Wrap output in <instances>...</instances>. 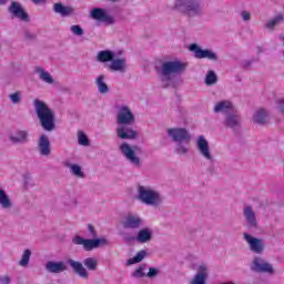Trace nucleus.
I'll use <instances>...</instances> for the list:
<instances>
[{
  "mask_svg": "<svg viewBox=\"0 0 284 284\" xmlns=\"http://www.w3.org/2000/svg\"><path fill=\"white\" fill-rule=\"evenodd\" d=\"M135 121L136 118L128 105L119 106L116 112V123L120 126L115 130L118 139H121L122 141H134V139L139 136V132L128 125H133Z\"/></svg>",
  "mask_w": 284,
  "mask_h": 284,
  "instance_id": "obj_1",
  "label": "nucleus"
},
{
  "mask_svg": "<svg viewBox=\"0 0 284 284\" xmlns=\"http://www.w3.org/2000/svg\"><path fill=\"white\" fill-rule=\"evenodd\" d=\"M33 106L41 128L45 130V132L54 131V128H57L54 111H52L43 100L39 99L33 101Z\"/></svg>",
  "mask_w": 284,
  "mask_h": 284,
  "instance_id": "obj_2",
  "label": "nucleus"
},
{
  "mask_svg": "<svg viewBox=\"0 0 284 284\" xmlns=\"http://www.w3.org/2000/svg\"><path fill=\"white\" fill-rule=\"evenodd\" d=\"M168 136L172 139L173 143H176L174 150L175 154H179V156H185V154L190 152V141H192V135L187 129H168Z\"/></svg>",
  "mask_w": 284,
  "mask_h": 284,
  "instance_id": "obj_3",
  "label": "nucleus"
},
{
  "mask_svg": "<svg viewBox=\"0 0 284 284\" xmlns=\"http://www.w3.org/2000/svg\"><path fill=\"white\" fill-rule=\"evenodd\" d=\"M136 199L143 205H149L151 207H159L163 203V195L152 186L138 185Z\"/></svg>",
  "mask_w": 284,
  "mask_h": 284,
  "instance_id": "obj_4",
  "label": "nucleus"
},
{
  "mask_svg": "<svg viewBox=\"0 0 284 284\" xmlns=\"http://www.w3.org/2000/svg\"><path fill=\"white\" fill-rule=\"evenodd\" d=\"M88 230L89 239H83L77 235L73 237L72 243H74V245H82L85 252H92V250H97L98 247H101V245H108V240L104 237L97 239L99 235L97 234V230L92 224L88 225Z\"/></svg>",
  "mask_w": 284,
  "mask_h": 284,
  "instance_id": "obj_5",
  "label": "nucleus"
},
{
  "mask_svg": "<svg viewBox=\"0 0 284 284\" xmlns=\"http://www.w3.org/2000/svg\"><path fill=\"white\" fill-rule=\"evenodd\" d=\"M187 64L180 60H171L162 62L161 69L158 70L162 83H170L173 74H181L185 72Z\"/></svg>",
  "mask_w": 284,
  "mask_h": 284,
  "instance_id": "obj_6",
  "label": "nucleus"
},
{
  "mask_svg": "<svg viewBox=\"0 0 284 284\" xmlns=\"http://www.w3.org/2000/svg\"><path fill=\"white\" fill-rule=\"evenodd\" d=\"M174 8L186 17H201L203 14L201 0H175Z\"/></svg>",
  "mask_w": 284,
  "mask_h": 284,
  "instance_id": "obj_7",
  "label": "nucleus"
},
{
  "mask_svg": "<svg viewBox=\"0 0 284 284\" xmlns=\"http://www.w3.org/2000/svg\"><path fill=\"white\" fill-rule=\"evenodd\" d=\"M120 152H122L123 156L133 165L134 168H141L143 165V161L136 154H142L143 149L139 145L131 146L128 142L122 143L119 146Z\"/></svg>",
  "mask_w": 284,
  "mask_h": 284,
  "instance_id": "obj_8",
  "label": "nucleus"
},
{
  "mask_svg": "<svg viewBox=\"0 0 284 284\" xmlns=\"http://www.w3.org/2000/svg\"><path fill=\"white\" fill-rule=\"evenodd\" d=\"M250 270L255 274H270V276H274V274H276V271L274 270L272 263L265 261V258L261 256L253 257Z\"/></svg>",
  "mask_w": 284,
  "mask_h": 284,
  "instance_id": "obj_9",
  "label": "nucleus"
},
{
  "mask_svg": "<svg viewBox=\"0 0 284 284\" xmlns=\"http://www.w3.org/2000/svg\"><path fill=\"white\" fill-rule=\"evenodd\" d=\"M243 239L253 254H263L265 252V242L263 239L254 237L250 233H243Z\"/></svg>",
  "mask_w": 284,
  "mask_h": 284,
  "instance_id": "obj_10",
  "label": "nucleus"
},
{
  "mask_svg": "<svg viewBox=\"0 0 284 284\" xmlns=\"http://www.w3.org/2000/svg\"><path fill=\"white\" fill-rule=\"evenodd\" d=\"M196 150L210 163H214V155H212V150L210 149V142L203 135H199L196 140Z\"/></svg>",
  "mask_w": 284,
  "mask_h": 284,
  "instance_id": "obj_11",
  "label": "nucleus"
},
{
  "mask_svg": "<svg viewBox=\"0 0 284 284\" xmlns=\"http://www.w3.org/2000/svg\"><path fill=\"white\" fill-rule=\"evenodd\" d=\"M8 12H10V14H12L14 19H19L24 23H30V16L28 14V12H26V9H23L21 3L14 1L11 2L8 8Z\"/></svg>",
  "mask_w": 284,
  "mask_h": 284,
  "instance_id": "obj_12",
  "label": "nucleus"
},
{
  "mask_svg": "<svg viewBox=\"0 0 284 284\" xmlns=\"http://www.w3.org/2000/svg\"><path fill=\"white\" fill-rule=\"evenodd\" d=\"M243 216L248 230H258V219H256V212H254L252 205L243 207Z\"/></svg>",
  "mask_w": 284,
  "mask_h": 284,
  "instance_id": "obj_13",
  "label": "nucleus"
},
{
  "mask_svg": "<svg viewBox=\"0 0 284 284\" xmlns=\"http://www.w3.org/2000/svg\"><path fill=\"white\" fill-rule=\"evenodd\" d=\"M191 52H194L195 59H209L210 61H219V55L212 50H203L199 44L193 43L190 45Z\"/></svg>",
  "mask_w": 284,
  "mask_h": 284,
  "instance_id": "obj_14",
  "label": "nucleus"
},
{
  "mask_svg": "<svg viewBox=\"0 0 284 284\" xmlns=\"http://www.w3.org/2000/svg\"><path fill=\"white\" fill-rule=\"evenodd\" d=\"M91 17L95 21H101V23H108V26H114V18L108 13L103 8H94L91 10Z\"/></svg>",
  "mask_w": 284,
  "mask_h": 284,
  "instance_id": "obj_15",
  "label": "nucleus"
},
{
  "mask_svg": "<svg viewBox=\"0 0 284 284\" xmlns=\"http://www.w3.org/2000/svg\"><path fill=\"white\" fill-rule=\"evenodd\" d=\"M9 141L14 145H26L30 142V132L28 130L18 129L13 135L9 136Z\"/></svg>",
  "mask_w": 284,
  "mask_h": 284,
  "instance_id": "obj_16",
  "label": "nucleus"
},
{
  "mask_svg": "<svg viewBox=\"0 0 284 284\" xmlns=\"http://www.w3.org/2000/svg\"><path fill=\"white\" fill-rule=\"evenodd\" d=\"M143 225V219L139 215L129 214L122 222L124 230H139Z\"/></svg>",
  "mask_w": 284,
  "mask_h": 284,
  "instance_id": "obj_17",
  "label": "nucleus"
},
{
  "mask_svg": "<svg viewBox=\"0 0 284 284\" xmlns=\"http://www.w3.org/2000/svg\"><path fill=\"white\" fill-rule=\"evenodd\" d=\"M67 263L70 265L71 270H73V273L80 276V278H88L90 276V273H88V268L83 266V263L73 258H69Z\"/></svg>",
  "mask_w": 284,
  "mask_h": 284,
  "instance_id": "obj_18",
  "label": "nucleus"
},
{
  "mask_svg": "<svg viewBox=\"0 0 284 284\" xmlns=\"http://www.w3.org/2000/svg\"><path fill=\"white\" fill-rule=\"evenodd\" d=\"M38 151L41 156H50L52 154V148L48 135L42 134L38 140Z\"/></svg>",
  "mask_w": 284,
  "mask_h": 284,
  "instance_id": "obj_19",
  "label": "nucleus"
},
{
  "mask_svg": "<svg viewBox=\"0 0 284 284\" xmlns=\"http://www.w3.org/2000/svg\"><path fill=\"white\" fill-rule=\"evenodd\" d=\"M45 270L49 274H62V272H68V264L63 261H49L45 263Z\"/></svg>",
  "mask_w": 284,
  "mask_h": 284,
  "instance_id": "obj_20",
  "label": "nucleus"
},
{
  "mask_svg": "<svg viewBox=\"0 0 284 284\" xmlns=\"http://www.w3.org/2000/svg\"><path fill=\"white\" fill-rule=\"evenodd\" d=\"M213 112H215V114L222 113L227 115L234 112V106L232 105V102L227 100L220 101L215 104Z\"/></svg>",
  "mask_w": 284,
  "mask_h": 284,
  "instance_id": "obj_21",
  "label": "nucleus"
},
{
  "mask_svg": "<svg viewBox=\"0 0 284 284\" xmlns=\"http://www.w3.org/2000/svg\"><path fill=\"white\" fill-rule=\"evenodd\" d=\"M207 282V266L200 265L197 270V274H195L191 284H205Z\"/></svg>",
  "mask_w": 284,
  "mask_h": 284,
  "instance_id": "obj_22",
  "label": "nucleus"
},
{
  "mask_svg": "<svg viewBox=\"0 0 284 284\" xmlns=\"http://www.w3.org/2000/svg\"><path fill=\"white\" fill-rule=\"evenodd\" d=\"M224 125L225 128L234 130V128H239V125H241V118H239L234 112L227 113L224 119Z\"/></svg>",
  "mask_w": 284,
  "mask_h": 284,
  "instance_id": "obj_23",
  "label": "nucleus"
},
{
  "mask_svg": "<svg viewBox=\"0 0 284 284\" xmlns=\"http://www.w3.org/2000/svg\"><path fill=\"white\" fill-rule=\"evenodd\" d=\"M53 12H55V14H60V17H70L74 12V8L65 7L61 2H57L53 4Z\"/></svg>",
  "mask_w": 284,
  "mask_h": 284,
  "instance_id": "obj_24",
  "label": "nucleus"
},
{
  "mask_svg": "<svg viewBox=\"0 0 284 284\" xmlns=\"http://www.w3.org/2000/svg\"><path fill=\"white\" fill-rule=\"evenodd\" d=\"M135 241L138 243H150V241H152V229H141L135 235Z\"/></svg>",
  "mask_w": 284,
  "mask_h": 284,
  "instance_id": "obj_25",
  "label": "nucleus"
},
{
  "mask_svg": "<svg viewBox=\"0 0 284 284\" xmlns=\"http://www.w3.org/2000/svg\"><path fill=\"white\" fill-rule=\"evenodd\" d=\"M128 68V63L125 61V58L121 59H114L111 61L109 69L112 70L113 72H125Z\"/></svg>",
  "mask_w": 284,
  "mask_h": 284,
  "instance_id": "obj_26",
  "label": "nucleus"
},
{
  "mask_svg": "<svg viewBox=\"0 0 284 284\" xmlns=\"http://www.w3.org/2000/svg\"><path fill=\"white\" fill-rule=\"evenodd\" d=\"M115 57H116V53H114V51L102 50L98 52L97 61H99V63H110V61H113Z\"/></svg>",
  "mask_w": 284,
  "mask_h": 284,
  "instance_id": "obj_27",
  "label": "nucleus"
},
{
  "mask_svg": "<svg viewBox=\"0 0 284 284\" xmlns=\"http://www.w3.org/2000/svg\"><path fill=\"white\" fill-rule=\"evenodd\" d=\"M268 116L270 115L265 109H260L253 114V123H256L257 125H267Z\"/></svg>",
  "mask_w": 284,
  "mask_h": 284,
  "instance_id": "obj_28",
  "label": "nucleus"
},
{
  "mask_svg": "<svg viewBox=\"0 0 284 284\" xmlns=\"http://www.w3.org/2000/svg\"><path fill=\"white\" fill-rule=\"evenodd\" d=\"M13 206L14 204L12 203L10 195H8L3 189H0V207L2 210H12Z\"/></svg>",
  "mask_w": 284,
  "mask_h": 284,
  "instance_id": "obj_29",
  "label": "nucleus"
},
{
  "mask_svg": "<svg viewBox=\"0 0 284 284\" xmlns=\"http://www.w3.org/2000/svg\"><path fill=\"white\" fill-rule=\"evenodd\" d=\"M283 21H284L283 14H277L274 18H272L271 20H268L264 24V28H266V30H270L271 32H274V29L277 28V26H281V23H283Z\"/></svg>",
  "mask_w": 284,
  "mask_h": 284,
  "instance_id": "obj_30",
  "label": "nucleus"
},
{
  "mask_svg": "<svg viewBox=\"0 0 284 284\" xmlns=\"http://www.w3.org/2000/svg\"><path fill=\"white\" fill-rule=\"evenodd\" d=\"M95 85L100 94H108V92H110V87H108V83H105V77L103 74H100L95 79Z\"/></svg>",
  "mask_w": 284,
  "mask_h": 284,
  "instance_id": "obj_31",
  "label": "nucleus"
},
{
  "mask_svg": "<svg viewBox=\"0 0 284 284\" xmlns=\"http://www.w3.org/2000/svg\"><path fill=\"white\" fill-rule=\"evenodd\" d=\"M36 72L37 74H39V79L41 81H44V83H49V84L54 83V79L52 78L50 72L45 71L43 68L41 67L36 68Z\"/></svg>",
  "mask_w": 284,
  "mask_h": 284,
  "instance_id": "obj_32",
  "label": "nucleus"
},
{
  "mask_svg": "<svg viewBox=\"0 0 284 284\" xmlns=\"http://www.w3.org/2000/svg\"><path fill=\"white\" fill-rule=\"evenodd\" d=\"M64 165L65 168H69L73 176H78V179H85V173L81 171V166L79 164H72L70 162H65Z\"/></svg>",
  "mask_w": 284,
  "mask_h": 284,
  "instance_id": "obj_33",
  "label": "nucleus"
},
{
  "mask_svg": "<svg viewBox=\"0 0 284 284\" xmlns=\"http://www.w3.org/2000/svg\"><path fill=\"white\" fill-rule=\"evenodd\" d=\"M146 256H148V251L141 250L135 254L134 257H131L126 261V265H134L136 263H141V261H143V258H145Z\"/></svg>",
  "mask_w": 284,
  "mask_h": 284,
  "instance_id": "obj_34",
  "label": "nucleus"
},
{
  "mask_svg": "<svg viewBox=\"0 0 284 284\" xmlns=\"http://www.w3.org/2000/svg\"><path fill=\"white\" fill-rule=\"evenodd\" d=\"M30 256H32V251L26 248L18 265H20V267H28V265H30Z\"/></svg>",
  "mask_w": 284,
  "mask_h": 284,
  "instance_id": "obj_35",
  "label": "nucleus"
},
{
  "mask_svg": "<svg viewBox=\"0 0 284 284\" xmlns=\"http://www.w3.org/2000/svg\"><path fill=\"white\" fill-rule=\"evenodd\" d=\"M83 265L90 272H94L97 270V267L99 266V262L94 257H87L83 260Z\"/></svg>",
  "mask_w": 284,
  "mask_h": 284,
  "instance_id": "obj_36",
  "label": "nucleus"
},
{
  "mask_svg": "<svg viewBox=\"0 0 284 284\" xmlns=\"http://www.w3.org/2000/svg\"><path fill=\"white\" fill-rule=\"evenodd\" d=\"M219 81V77L216 75V72L210 70L205 77L204 83L206 85H214Z\"/></svg>",
  "mask_w": 284,
  "mask_h": 284,
  "instance_id": "obj_37",
  "label": "nucleus"
},
{
  "mask_svg": "<svg viewBox=\"0 0 284 284\" xmlns=\"http://www.w3.org/2000/svg\"><path fill=\"white\" fill-rule=\"evenodd\" d=\"M148 267V264H141L132 274L133 278H143L146 274L143 272Z\"/></svg>",
  "mask_w": 284,
  "mask_h": 284,
  "instance_id": "obj_38",
  "label": "nucleus"
},
{
  "mask_svg": "<svg viewBox=\"0 0 284 284\" xmlns=\"http://www.w3.org/2000/svg\"><path fill=\"white\" fill-rule=\"evenodd\" d=\"M78 142H79V145H84V146L90 145V139H88V135H85L83 131L78 132Z\"/></svg>",
  "mask_w": 284,
  "mask_h": 284,
  "instance_id": "obj_39",
  "label": "nucleus"
},
{
  "mask_svg": "<svg viewBox=\"0 0 284 284\" xmlns=\"http://www.w3.org/2000/svg\"><path fill=\"white\" fill-rule=\"evenodd\" d=\"M9 99H10L11 103H13L14 105H19V103H21V91L11 93L9 95Z\"/></svg>",
  "mask_w": 284,
  "mask_h": 284,
  "instance_id": "obj_40",
  "label": "nucleus"
},
{
  "mask_svg": "<svg viewBox=\"0 0 284 284\" xmlns=\"http://www.w3.org/2000/svg\"><path fill=\"white\" fill-rule=\"evenodd\" d=\"M70 30L72 34H74L75 37H83V28H81V26L79 24L71 26Z\"/></svg>",
  "mask_w": 284,
  "mask_h": 284,
  "instance_id": "obj_41",
  "label": "nucleus"
},
{
  "mask_svg": "<svg viewBox=\"0 0 284 284\" xmlns=\"http://www.w3.org/2000/svg\"><path fill=\"white\" fill-rule=\"evenodd\" d=\"M160 271L156 267H150L149 272L146 273V277L148 278H156V276H159Z\"/></svg>",
  "mask_w": 284,
  "mask_h": 284,
  "instance_id": "obj_42",
  "label": "nucleus"
},
{
  "mask_svg": "<svg viewBox=\"0 0 284 284\" xmlns=\"http://www.w3.org/2000/svg\"><path fill=\"white\" fill-rule=\"evenodd\" d=\"M23 37L27 41H34V39H37V34L32 33V31L28 29L23 31Z\"/></svg>",
  "mask_w": 284,
  "mask_h": 284,
  "instance_id": "obj_43",
  "label": "nucleus"
},
{
  "mask_svg": "<svg viewBox=\"0 0 284 284\" xmlns=\"http://www.w3.org/2000/svg\"><path fill=\"white\" fill-rule=\"evenodd\" d=\"M122 237L125 243H132V241H136V235H132L130 233H122Z\"/></svg>",
  "mask_w": 284,
  "mask_h": 284,
  "instance_id": "obj_44",
  "label": "nucleus"
},
{
  "mask_svg": "<svg viewBox=\"0 0 284 284\" xmlns=\"http://www.w3.org/2000/svg\"><path fill=\"white\" fill-rule=\"evenodd\" d=\"M254 61H256V60H254V59H252V60H243L241 62V68H243V70H247V68H252V63H254Z\"/></svg>",
  "mask_w": 284,
  "mask_h": 284,
  "instance_id": "obj_45",
  "label": "nucleus"
},
{
  "mask_svg": "<svg viewBox=\"0 0 284 284\" xmlns=\"http://www.w3.org/2000/svg\"><path fill=\"white\" fill-rule=\"evenodd\" d=\"M241 17L243 21H250V19H252V14L250 13V11H242Z\"/></svg>",
  "mask_w": 284,
  "mask_h": 284,
  "instance_id": "obj_46",
  "label": "nucleus"
},
{
  "mask_svg": "<svg viewBox=\"0 0 284 284\" xmlns=\"http://www.w3.org/2000/svg\"><path fill=\"white\" fill-rule=\"evenodd\" d=\"M12 282V278H10L9 275H6L3 277L0 276V284H10Z\"/></svg>",
  "mask_w": 284,
  "mask_h": 284,
  "instance_id": "obj_47",
  "label": "nucleus"
},
{
  "mask_svg": "<svg viewBox=\"0 0 284 284\" xmlns=\"http://www.w3.org/2000/svg\"><path fill=\"white\" fill-rule=\"evenodd\" d=\"M277 109L281 114H284V99L277 102Z\"/></svg>",
  "mask_w": 284,
  "mask_h": 284,
  "instance_id": "obj_48",
  "label": "nucleus"
},
{
  "mask_svg": "<svg viewBox=\"0 0 284 284\" xmlns=\"http://www.w3.org/2000/svg\"><path fill=\"white\" fill-rule=\"evenodd\" d=\"M7 2L8 0H0L1 6H6Z\"/></svg>",
  "mask_w": 284,
  "mask_h": 284,
  "instance_id": "obj_49",
  "label": "nucleus"
},
{
  "mask_svg": "<svg viewBox=\"0 0 284 284\" xmlns=\"http://www.w3.org/2000/svg\"><path fill=\"white\" fill-rule=\"evenodd\" d=\"M32 3H41V0H32Z\"/></svg>",
  "mask_w": 284,
  "mask_h": 284,
  "instance_id": "obj_50",
  "label": "nucleus"
},
{
  "mask_svg": "<svg viewBox=\"0 0 284 284\" xmlns=\"http://www.w3.org/2000/svg\"><path fill=\"white\" fill-rule=\"evenodd\" d=\"M163 88H170V84L166 83V84L163 85Z\"/></svg>",
  "mask_w": 284,
  "mask_h": 284,
  "instance_id": "obj_51",
  "label": "nucleus"
}]
</instances>
